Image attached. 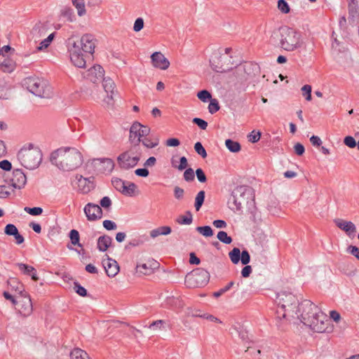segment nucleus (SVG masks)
Wrapping results in <instances>:
<instances>
[{
	"mask_svg": "<svg viewBox=\"0 0 359 359\" xmlns=\"http://www.w3.org/2000/svg\"><path fill=\"white\" fill-rule=\"evenodd\" d=\"M70 359H92L88 353L79 348H74L69 354Z\"/></svg>",
	"mask_w": 359,
	"mask_h": 359,
	"instance_id": "c85d7f7f",
	"label": "nucleus"
},
{
	"mask_svg": "<svg viewBox=\"0 0 359 359\" xmlns=\"http://www.w3.org/2000/svg\"><path fill=\"white\" fill-rule=\"evenodd\" d=\"M276 302L278 306L288 310V316H291L292 318L295 317V315L297 314V310L300 304H299L297 298L293 294L281 292L278 294Z\"/></svg>",
	"mask_w": 359,
	"mask_h": 359,
	"instance_id": "9d476101",
	"label": "nucleus"
},
{
	"mask_svg": "<svg viewBox=\"0 0 359 359\" xmlns=\"http://www.w3.org/2000/svg\"><path fill=\"white\" fill-rule=\"evenodd\" d=\"M103 226L107 230H114L116 229L117 226L116 223L111 220L106 219L103 222Z\"/></svg>",
	"mask_w": 359,
	"mask_h": 359,
	"instance_id": "774afa93",
	"label": "nucleus"
},
{
	"mask_svg": "<svg viewBox=\"0 0 359 359\" xmlns=\"http://www.w3.org/2000/svg\"><path fill=\"white\" fill-rule=\"evenodd\" d=\"M93 166L99 172H110L114 166V162L110 158H97L93 161Z\"/></svg>",
	"mask_w": 359,
	"mask_h": 359,
	"instance_id": "f3484780",
	"label": "nucleus"
},
{
	"mask_svg": "<svg viewBox=\"0 0 359 359\" xmlns=\"http://www.w3.org/2000/svg\"><path fill=\"white\" fill-rule=\"evenodd\" d=\"M223 55L221 54H215L210 60V67L215 72H222L226 71L224 65L222 62Z\"/></svg>",
	"mask_w": 359,
	"mask_h": 359,
	"instance_id": "b1692460",
	"label": "nucleus"
},
{
	"mask_svg": "<svg viewBox=\"0 0 359 359\" xmlns=\"http://www.w3.org/2000/svg\"><path fill=\"white\" fill-rule=\"evenodd\" d=\"M13 284H18L19 286L18 289L19 290L20 299L18 300V302L16 304L18 305V310L22 316L28 317L33 311L32 299L28 293L24 290L23 285L20 283L17 279L13 278L8 281V285L11 287L13 286Z\"/></svg>",
	"mask_w": 359,
	"mask_h": 359,
	"instance_id": "1a4fd4ad",
	"label": "nucleus"
},
{
	"mask_svg": "<svg viewBox=\"0 0 359 359\" xmlns=\"http://www.w3.org/2000/svg\"><path fill=\"white\" fill-rule=\"evenodd\" d=\"M240 260L243 265H247L250 262V255L247 250L242 251Z\"/></svg>",
	"mask_w": 359,
	"mask_h": 359,
	"instance_id": "052dcab7",
	"label": "nucleus"
},
{
	"mask_svg": "<svg viewBox=\"0 0 359 359\" xmlns=\"http://www.w3.org/2000/svg\"><path fill=\"white\" fill-rule=\"evenodd\" d=\"M112 238L107 235L100 236L97 239V249L101 252H105L111 245Z\"/></svg>",
	"mask_w": 359,
	"mask_h": 359,
	"instance_id": "a878e982",
	"label": "nucleus"
},
{
	"mask_svg": "<svg viewBox=\"0 0 359 359\" xmlns=\"http://www.w3.org/2000/svg\"><path fill=\"white\" fill-rule=\"evenodd\" d=\"M50 161L60 170L71 171L82 164L83 156L74 147H60L51 153Z\"/></svg>",
	"mask_w": 359,
	"mask_h": 359,
	"instance_id": "f03ea898",
	"label": "nucleus"
},
{
	"mask_svg": "<svg viewBox=\"0 0 359 359\" xmlns=\"http://www.w3.org/2000/svg\"><path fill=\"white\" fill-rule=\"evenodd\" d=\"M349 15L354 17L355 14L358 12V3L355 0H351L348 4Z\"/></svg>",
	"mask_w": 359,
	"mask_h": 359,
	"instance_id": "8fccbe9b",
	"label": "nucleus"
},
{
	"mask_svg": "<svg viewBox=\"0 0 359 359\" xmlns=\"http://www.w3.org/2000/svg\"><path fill=\"white\" fill-rule=\"evenodd\" d=\"M25 211L29 213L31 215L36 216L39 215L42 213L43 209L39 207H34V208H25Z\"/></svg>",
	"mask_w": 359,
	"mask_h": 359,
	"instance_id": "864d4df0",
	"label": "nucleus"
},
{
	"mask_svg": "<svg viewBox=\"0 0 359 359\" xmlns=\"http://www.w3.org/2000/svg\"><path fill=\"white\" fill-rule=\"evenodd\" d=\"M171 228L168 226H163L154 229L150 231V236L153 238L158 237V236H167L171 233Z\"/></svg>",
	"mask_w": 359,
	"mask_h": 359,
	"instance_id": "cd10ccee",
	"label": "nucleus"
},
{
	"mask_svg": "<svg viewBox=\"0 0 359 359\" xmlns=\"http://www.w3.org/2000/svg\"><path fill=\"white\" fill-rule=\"evenodd\" d=\"M9 189H10L9 187H8L5 185L0 186V198H7L11 194Z\"/></svg>",
	"mask_w": 359,
	"mask_h": 359,
	"instance_id": "338daca9",
	"label": "nucleus"
},
{
	"mask_svg": "<svg viewBox=\"0 0 359 359\" xmlns=\"http://www.w3.org/2000/svg\"><path fill=\"white\" fill-rule=\"evenodd\" d=\"M192 221H193V217H192V214L190 211L186 212L185 215H180L176 219V222L179 224H182V225H189L192 223Z\"/></svg>",
	"mask_w": 359,
	"mask_h": 359,
	"instance_id": "7c9ffc66",
	"label": "nucleus"
},
{
	"mask_svg": "<svg viewBox=\"0 0 359 359\" xmlns=\"http://www.w3.org/2000/svg\"><path fill=\"white\" fill-rule=\"evenodd\" d=\"M150 133V128L141 124L138 121H135L130 128L129 141L133 145L140 146L142 137H145Z\"/></svg>",
	"mask_w": 359,
	"mask_h": 359,
	"instance_id": "ddd939ff",
	"label": "nucleus"
},
{
	"mask_svg": "<svg viewBox=\"0 0 359 359\" xmlns=\"http://www.w3.org/2000/svg\"><path fill=\"white\" fill-rule=\"evenodd\" d=\"M344 143L350 148L356 147V142L352 136H346L344 140Z\"/></svg>",
	"mask_w": 359,
	"mask_h": 359,
	"instance_id": "680f3d73",
	"label": "nucleus"
},
{
	"mask_svg": "<svg viewBox=\"0 0 359 359\" xmlns=\"http://www.w3.org/2000/svg\"><path fill=\"white\" fill-rule=\"evenodd\" d=\"M159 266L158 262L151 259L148 260L146 263L140 264L136 266L137 272L144 275H150Z\"/></svg>",
	"mask_w": 359,
	"mask_h": 359,
	"instance_id": "412c9836",
	"label": "nucleus"
},
{
	"mask_svg": "<svg viewBox=\"0 0 359 359\" xmlns=\"http://www.w3.org/2000/svg\"><path fill=\"white\" fill-rule=\"evenodd\" d=\"M46 29L40 25H35L30 33V40L36 43L41 37L45 36Z\"/></svg>",
	"mask_w": 359,
	"mask_h": 359,
	"instance_id": "bb28decb",
	"label": "nucleus"
},
{
	"mask_svg": "<svg viewBox=\"0 0 359 359\" xmlns=\"http://www.w3.org/2000/svg\"><path fill=\"white\" fill-rule=\"evenodd\" d=\"M252 196V189L245 186H238L232 191L229 199V208L234 211L241 210L245 204L248 203V199Z\"/></svg>",
	"mask_w": 359,
	"mask_h": 359,
	"instance_id": "0eeeda50",
	"label": "nucleus"
},
{
	"mask_svg": "<svg viewBox=\"0 0 359 359\" xmlns=\"http://www.w3.org/2000/svg\"><path fill=\"white\" fill-rule=\"evenodd\" d=\"M217 238L219 241L225 244H230L232 242L231 237L229 236L227 233L224 231H219Z\"/></svg>",
	"mask_w": 359,
	"mask_h": 359,
	"instance_id": "79ce46f5",
	"label": "nucleus"
},
{
	"mask_svg": "<svg viewBox=\"0 0 359 359\" xmlns=\"http://www.w3.org/2000/svg\"><path fill=\"white\" fill-rule=\"evenodd\" d=\"M144 27V20L142 18H139L135 20L133 30L136 32H140Z\"/></svg>",
	"mask_w": 359,
	"mask_h": 359,
	"instance_id": "e2e57ef3",
	"label": "nucleus"
},
{
	"mask_svg": "<svg viewBox=\"0 0 359 359\" xmlns=\"http://www.w3.org/2000/svg\"><path fill=\"white\" fill-rule=\"evenodd\" d=\"M69 238L71 240V243L74 245H78L79 247H81V244L79 243L80 236L79 233L77 230L72 229L69 232Z\"/></svg>",
	"mask_w": 359,
	"mask_h": 359,
	"instance_id": "4c0bfd02",
	"label": "nucleus"
},
{
	"mask_svg": "<svg viewBox=\"0 0 359 359\" xmlns=\"http://www.w3.org/2000/svg\"><path fill=\"white\" fill-rule=\"evenodd\" d=\"M241 252L239 248H234L232 250L229 252V257L231 262L234 264H237L241 259Z\"/></svg>",
	"mask_w": 359,
	"mask_h": 359,
	"instance_id": "f704fd0d",
	"label": "nucleus"
},
{
	"mask_svg": "<svg viewBox=\"0 0 359 359\" xmlns=\"http://www.w3.org/2000/svg\"><path fill=\"white\" fill-rule=\"evenodd\" d=\"M15 265L23 274L30 276L33 280H38L36 270L33 266L22 263H17Z\"/></svg>",
	"mask_w": 359,
	"mask_h": 359,
	"instance_id": "393cba45",
	"label": "nucleus"
},
{
	"mask_svg": "<svg viewBox=\"0 0 359 359\" xmlns=\"http://www.w3.org/2000/svg\"><path fill=\"white\" fill-rule=\"evenodd\" d=\"M76 180L77 181V191L81 194H88L94 188L93 183L89 178L76 175Z\"/></svg>",
	"mask_w": 359,
	"mask_h": 359,
	"instance_id": "a211bd4d",
	"label": "nucleus"
},
{
	"mask_svg": "<svg viewBox=\"0 0 359 359\" xmlns=\"http://www.w3.org/2000/svg\"><path fill=\"white\" fill-rule=\"evenodd\" d=\"M304 324L309 326L311 330L316 332L330 333L333 330L330 319L327 318V315L321 311L314 317L312 316L311 319L306 316V318H304Z\"/></svg>",
	"mask_w": 359,
	"mask_h": 359,
	"instance_id": "6e6552de",
	"label": "nucleus"
},
{
	"mask_svg": "<svg viewBox=\"0 0 359 359\" xmlns=\"http://www.w3.org/2000/svg\"><path fill=\"white\" fill-rule=\"evenodd\" d=\"M18 159L20 164L27 169L37 168L42 161V153L39 147L29 144L25 145L18 153Z\"/></svg>",
	"mask_w": 359,
	"mask_h": 359,
	"instance_id": "7ed1b4c3",
	"label": "nucleus"
},
{
	"mask_svg": "<svg viewBox=\"0 0 359 359\" xmlns=\"http://www.w3.org/2000/svg\"><path fill=\"white\" fill-rule=\"evenodd\" d=\"M69 53L71 62L79 68L86 67V60L92 57L95 48V39L90 34H86L79 40L68 39Z\"/></svg>",
	"mask_w": 359,
	"mask_h": 359,
	"instance_id": "f257e3e1",
	"label": "nucleus"
},
{
	"mask_svg": "<svg viewBox=\"0 0 359 359\" xmlns=\"http://www.w3.org/2000/svg\"><path fill=\"white\" fill-rule=\"evenodd\" d=\"M248 140L252 143L257 142L261 137V133L256 132L255 130L252 131L249 135L248 136Z\"/></svg>",
	"mask_w": 359,
	"mask_h": 359,
	"instance_id": "4d7b16f0",
	"label": "nucleus"
},
{
	"mask_svg": "<svg viewBox=\"0 0 359 359\" xmlns=\"http://www.w3.org/2000/svg\"><path fill=\"white\" fill-rule=\"evenodd\" d=\"M193 123L196 124L202 130H205L208 127V123L200 118H194Z\"/></svg>",
	"mask_w": 359,
	"mask_h": 359,
	"instance_id": "0e129e2a",
	"label": "nucleus"
},
{
	"mask_svg": "<svg viewBox=\"0 0 359 359\" xmlns=\"http://www.w3.org/2000/svg\"><path fill=\"white\" fill-rule=\"evenodd\" d=\"M196 231L205 237H210L213 235L212 229L210 226H198Z\"/></svg>",
	"mask_w": 359,
	"mask_h": 359,
	"instance_id": "37998d69",
	"label": "nucleus"
},
{
	"mask_svg": "<svg viewBox=\"0 0 359 359\" xmlns=\"http://www.w3.org/2000/svg\"><path fill=\"white\" fill-rule=\"evenodd\" d=\"M17 231H18L17 227L12 224H7L4 229L5 233L8 236H13L14 234H16Z\"/></svg>",
	"mask_w": 359,
	"mask_h": 359,
	"instance_id": "13d9d810",
	"label": "nucleus"
},
{
	"mask_svg": "<svg viewBox=\"0 0 359 359\" xmlns=\"http://www.w3.org/2000/svg\"><path fill=\"white\" fill-rule=\"evenodd\" d=\"M142 151L140 146L132 145L128 150L122 152L117 157L118 166L123 170L133 168L141 159Z\"/></svg>",
	"mask_w": 359,
	"mask_h": 359,
	"instance_id": "39448f33",
	"label": "nucleus"
},
{
	"mask_svg": "<svg viewBox=\"0 0 359 359\" xmlns=\"http://www.w3.org/2000/svg\"><path fill=\"white\" fill-rule=\"evenodd\" d=\"M195 175L194 170L191 168H187L184 172V178L187 182H191L194 180Z\"/></svg>",
	"mask_w": 359,
	"mask_h": 359,
	"instance_id": "6e6d98bb",
	"label": "nucleus"
},
{
	"mask_svg": "<svg viewBox=\"0 0 359 359\" xmlns=\"http://www.w3.org/2000/svg\"><path fill=\"white\" fill-rule=\"evenodd\" d=\"M102 81H103V88L107 94V97L104 99V102L108 105L112 104L115 83L110 78H104Z\"/></svg>",
	"mask_w": 359,
	"mask_h": 359,
	"instance_id": "aec40b11",
	"label": "nucleus"
},
{
	"mask_svg": "<svg viewBox=\"0 0 359 359\" xmlns=\"http://www.w3.org/2000/svg\"><path fill=\"white\" fill-rule=\"evenodd\" d=\"M233 285H234V282L233 281L229 282L225 287H224L223 288L220 289L219 291L214 292V294H213L214 297H218L221 296L222 294H224V292H226L229 290H230V288Z\"/></svg>",
	"mask_w": 359,
	"mask_h": 359,
	"instance_id": "bf43d9fd",
	"label": "nucleus"
},
{
	"mask_svg": "<svg viewBox=\"0 0 359 359\" xmlns=\"http://www.w3.org/2000/svg\"><path fill=\"white\" fill-rule=\"evenodd\" d=\"M276 318L281 320H285L286 321H290L292 318L291 316H288V310L287 309H283L282 306H278V309L276 311Z\"/></svg>",
	"mask_w": 359,
	"mask_h": 359,
	"instance_id": "2f4dec72",
	"label": "nucleus"
},
{
	"mask_svg": "<svg viewBox=\"0 0 359 359\" xmlns=\"http://www.w3.org/2000/svg\"><path fill=\"white\" fill-rule=\"evenodd\" d=\"M225 145L230 151L233 153L238 152L241 149L239 142L230 139L225 141Z\"/></svg>",
	"mask_w": 359,
	"mask_h": 359,
	"instance_id": "72a5a7b5",
	"label": "nucleus"
},
{
	"mask_svg": "<svg viewBox=\"0 0 359 359\" xmlns=\"http://www.w3.org/2000/svg\"><path fill=\"white\" fill-rule=\"evenodd\" d=\"M136 189L137 185L135 183L126 181L124 190H123L122 194L125 196H133Z\"/></svg>",
	"mask_w": 359,
	"mask_h": 359,
	"instance_id": "e433bc0d",
	"label": "nucleus"
},
{
	"mask_svg": "<svg viewBox=\"0 0 359 359\" xmlns=\"http://www.w3.org/2000/svg\"><path fill=\"white\" fill-rule=\"evenodd\" d=\"M278 8L283 13H288L290 12V7L285 0H279L278 1Z\"/></svg>",
	"mask_w": 359,
	"mask_h": 359,
	"instance_id": "603ef678",
	"label": "nucleus"
},
{
	"mask_svg": "<svg viewBox=\"0 0 359 359\" xmlns=\"http://www.w3.org/2000/svg\"><path fill=\"white\" fill-rule=\"evenodd\" d=\"M142 142V144L149 149L154 148L159 144V140L158 138H156L154 140H151L149 138H144L141 140Z\"/></svg>",
	"mask_w": 359,
	"mask_h": 359,
	"instance_id": "a19ab883",
	"label": "nucleus"
},
{
	"mask_svg": "<svg viewBox=\"0 0 359 359\" xmlns=\"http://www.w3.org/2000/svg\"><path fill=\"white\" fill-rule=\"evenodd\" d=\"M243 69L247 74L250 75L252 73L258 72L259 67L257 64L245 63L243 65Z\"/></svg>",
	"mask_w": 359,
	"mask_h": 359,
	"instance_id": "58836bf2",
	"label": "nucleus"
},
{
	"mask_svg": "<svg viewBox=\"0 0 359 359\" xmlns=\"http://www.w3.org/2000/svg\"><path fill=\"white\" fill-rule=\"evenodd\" d=\"M74 290L81 297L87 296V290L78 283H74Z\"/></svg>",
	"mask_w": 359,
	"mask_h": 359,
	"instance_id": "5fc2aeb1",
	"label": "nucleus"
},
{
	"mask_svg": "<svg viewBox=\"0 0 359 359\" xmlns=\"http://www.w3.org/2000/svg\"><path fill=\"white\" fill-rule=\"evenodd\" d=\"M279 41L280 48L286 51H294L303 44L301 33L287 27L280 29Z\"/></svg>",
	"mask_w": 359,
	"mask_h": 359,
	"instance_id": "20e7f679",
	"label": "nucleus"
},
{
	"mask_svg": "<svg viewBox=\"0 0 359 359\" xmlns=\"http://www.w3.org/2000/svg\"><path fill=\"white\" fill-rule=\"evenodd\" d=\"M72 4L77 10V13L79 16H83L86 14V10L85 8L84 0H72Z\"/></svg>",
	"mask_w": 359,
	"mask_h": 359,
	"instance_id": "473e14b6",
	"label": "nucleus"
},
{
	"mask_svg": "<svg viewBox=\"0 0 359 359\" xmlns=\"http://www.w3.org/2000/svg\"><path fill=\"white\" fill-rule=\"evenodd\" d=\"M126 182V181L122 180L120 178H114L111 180L114 187L121 194L123 190H124Z\"/></svg>",
	"mask_w": 359,
	"mask_h": 359,
	"instance_id": "ea45409f",
	"label": "nucleus"
},
{
	"mask_svg": "<svg viewBox=\"0 0 359 359\" xmlns=\"http://www.w3.org/2000/svg\"><path fill=\"white\" fill-rule=\"evenodd\" d=\"M297 311V314L295 315L293 319H299L303 323L305 321L304 318H306V316L311 319L312 316L314 317L320 312L318 307L308 299L302 301L298 306Z\"/></svg>",
	"mask_w": 359,
	"mask_h": 359,
	"instance_id": "f8f14e48",
	"label": "nucleus"
},
{
	"mask_svg": "<svg viewBox=\"0 0 359 359\" xmlns=\"http://www.w3.org/2000/svg\"><path fill=\"white\" fill-rule=\"evenodd\" d=\"M62 15L70 22L74 21L75 19L74 11L71 8H65L62 11Z\"/></svg>",
	"mask_w": 359,
	"mask_h": 359,
	"instance_id": "c03bdc74",
	"label": "nucleus"
},
{
	"mask_svg": "<svg viewBox=\"0 0 359 359\" xmlns=\"http://www.w3.org/2000/svg\"><path fill=\"white\" fill-rule=\"evenodd\" d=\"M16 67L15 61L11 57L3 55L0 57V69L5 73H11Z\"/></svg>",
	"mask_w": 359,
	"mask_h": 359,
	"instance_id": "5701e85b",
	"label": "nucleus"
},
{
	"mask_svg": "<svg viewBox=\"0 0 359 359\" xmlns=\"http://www.w3.org/2000/svg\"><path fill=\"white\" fill-rule=\"evenodd\" d=\"M337 226L344 230L346 232H355V224L351 222H347L344 220H339L336 222Z\"/></svg>",
	"mask_w": 359,
	"mask_h": 359,
	"instance_id": "c756f323",
	"label": "nucleus"
},
{
	"mask_svg": "<svg viewBox=\"0 0 359 359\" xmlns=\"http://www.w3.org/2000/svg\"><path fill=\"white\" fill-rule=\"evenodd\" d=\"M84 214L89 222L100 220L103 216V210L97 204L88 203L83 208Z\"/></svg>",
	"mask_w": 359,
	"mask_h": 359,
	"instance_id": "4468645a",
	"label": "nucleus"
},
{
	"mask_svg": "<svg viewBox=\"0 0 359 359\" xmlns=\"http://www.w3.org/2000/svg\"><path fill=\"white\" fill-rule=\"evenodd\" d=\"M100 207L109 210L111 208L112 202L109 197L104 196L100 201Z\"/></svg>",
	"mask_w": 359,
	"mask_h": 359,
	"instance_id": "09e8293b",
	"label": "nucleus"
},
{
	"mask_svg": "<svg viewBox=\"0 0 359 359\" xmlns=\"http://www.w3.org/2000/svg\"><path fill=\"white\" fill-rule=\"evenodd\" d=\"M102 265L109 277H114L119 271V266L117 262L108 257L102 261Z\"/></svg>",
	"mask_w": 359,
	"mask_h": 359,
	"instance_id": "4be33fe9",
	"label": "nucleus"
},
{
	"mask_svg": "<svg viewBox=\"0 0 359 359\" xmlns=\"http://www.w3.org/2000/svg\"><path fill=\"white\" fill-rule=\"evenodd\" d=\"M104 69L99 65H94L84 73V77L93 83L104 79Z\"/></svg>",
	"mask_w": 359,
	"mask_h": 359,
	"instance_id": "2eb2a0df",
	"label": "nucleus"
},
{
	"mask_svg": "<svg viewBox=\"0 0 359 359\" xmlns=\"http://www.w3.org/2000/svg\"><path fill=\"white\" fill-rule=\"evenodd\" d=\"M23 86L32 94L40 97L50 96V87L43 79L34 76L27 77L23 81Z\"/></svg>",
	"mask_w": 359,
	"mask_h": 359,
	"instance_id": "423d86ee",
	"label": "nucleus"
},
{
	"mask_svg": "<svg viewBox=\"0 0 359 359\" xmlns=\"http://www.w3.org/2000/svg\"><path fill=\"white\" fill-rule=\"evenodd\" d=\"M219 109V104L217 99H211L208 105V111L213 114Z\"/></svg>",
	"mask_w": 359,
	"mask_h": 359,
	"instance_id": "a18cd8bd",
	"label": "nucleus"
},
{
	"mask_svg": "<svg viewBox=\"0 0 359 359\" xmlns=\"http://www.w3.org/2000/svg\"><path fill=\"white\" fill-rule=\"evenodd\" d=\"M196 175L198 180L200 182L204 183L206 182V180H207L206 176H205L203 170L201 168L196 169Z\"/></svg>",
	"mask_w": 359,
	"mask_h": 359,
	"instance_id": "69168bd1",
	"label": "nucleus"
},
{
	"mask_svg": "<svg viewBox=\"0 0 359 359\" xmlns=\"http://www.w3.org/2000/svg\"><path fill=\"white\" fill-rule=\"evenodd\" d=\"M205 193L204 191H200L196 198H195V202H194V207H195V209L196 211H198L203 204V202H204V200H205Z\"/></svg>",
	"mask_w": 359,
	"mask_h": 359,
	"instance_id": "c9c22d12",
	"label": "nucleus"
},
{
	"mask_svg": "<svg viewBox=\"0 0 359 359\" xmlns=\"http://www.w3.org/2000/svg\"><path fill=\"white\" fill-rule=\"evenodd\" d=\"M311 86L307 84L304 85L301 89L302 95L305 97L307 101L311 100Z\"/></svg>",
	"mask_w": 359,
	"mask_h": 359,
	"instance_id": "de8ad7c7",
	"label": "nucleus"
},
{
	"mask_svg": "<svg viewBox=\"0 0 359 359\" xmlns=\"http://www.w3.org/2000/svg\"><path fill=\"white\" fill-rule=\"evenodd\" d=\"M194 149L196 153L203 158H205L207 156V152L201 142H198L195 144Z\"/></svg>",
	"mask_w": 359,
	"mask_h": 359,
	"instance_id": "3c124183",
	"label": "nucleus"
},
{
	"mask_svg": "<svg viewBox=\"0 0 359 359\" xmlns=\"http://www.w3.org/2000/svg\"><path fill=\"white\" fill-rule=\"evenodd\" d=\"M210 280V273L208 271L198 268L185 277V284L189 287H200L205 286Z\"/></svg>",
	"mask_w": 359,
	"mask_h": 359,
	"instance_id": "9b49d317",
	"label": "nucleus"
},
{
	"mask_svg": "<svg viewBox=\"0 0 359 359\" xmlns=\"http://www.w3.org/2000/svg\"><path fill=\"white\" fill-rule=\"evenodd\" d=\"M8 181L13 188L21 189L27 183V177L21 169H15Z\"/></svg>",
	"mask_w": 359,
	"mask_h": 359,
	"instance_id": "dca6fc26",
	"label": "nucleus"
},
{
	"mask_svg": "<svg viewBox=\"0 0 359 359\" xmlns=\"http://www.w3.org/2000/svg\"><path fill=\"white\" fill-rule=\"evenodd\" d=\"M151 62L154 67L162 70L167 69L170 62L161 52H155L151 55Z\"/></svg>",
	"mask_w": 359,
	"mask_h": 359,
	"instance_id": "6ab92c4d",
	"label": "nucleus"
},
{
	"mask_svg": "<svg viewBox=\"0 0 359 359\" xmlns=\"http://www.w3.org/2000/svg\"><path fill=\"white\" fill-rule=\"evenodd\" d=\"M197 97L199 100H201L203 102H208L209 100L212 99V95L210 93L206 90H201L198 93Z\"/></svg>",
	"mask_w": 359,
	"mask_h": 359,
	"instance_id": "49530a36",
	"label": "nucleus"
}]
</instances>
